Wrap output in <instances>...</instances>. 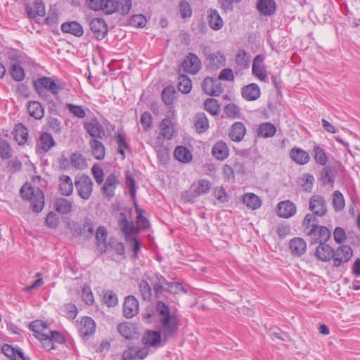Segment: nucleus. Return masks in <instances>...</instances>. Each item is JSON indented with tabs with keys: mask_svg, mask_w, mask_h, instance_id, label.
Listing matches in <instances>:
<instances>
[{
	"mask_svg": "<svg viewBox=\"0 0 360 360\" xmlns=\"http://www.w3.org/2000/svg\"><path fill=\"white\" fill-rule=\"evenodd\" d=\"M156 311L160 316V330H148L144 339L146 344L158 347L166 345L169 339L176 336L179 320L175 315L171 314L169 307L162 301L158 302Z\"/></svg>",
	"mask_w": 360,
	"mask_h": 360,
	"instance_id": "f257e3e1",
	"label": "nucleus"
},
{
	"mask_svg": "<svg viewBox=\"0 0 360 360\" xmlns=\"http://www.w3.org/2000/svg\"><path fill=\"white\" fill-rule=\"evenodd\" d=\"M119 225L123 233L125 239L127 242L130 243L131 248L136 257L138 252L141 249L139 241L136 238V234L138 233V229H136L132 221H129L124 213L120 214Z\"/></svg>",
	"mask_w": 360,
	"mask_h": 360,
	"instance_id": "f03ea898",
	"label": "nucleus"
},
{
	"mask_svg": "<svg viewBox=\"0 0 360 360\" xmlns=\"http://www.w3.org/2000/svg\"><path fill=\"white\" fill-rule=\"evenodd\" d=\"M20 194L24 200L30 201L34 212L39 213L44 207V195L39 188H34L25 184L20 189Z\"/></svg>",
	"mask_w": 360,
	"mask_h": 360,
	"instance_id": "7ed1b4c3",
	"label": "nucleus"
},
{
	"mask_svg": "<svg viewBox=\"0 0 360 360\" xmlns=\"http://www.w3.org/2000/svg\"><path fill=\"white\" fill-rule=\"evenodd\" d=\"M211 189V184L207 179H199L193 182L183 197L188 202H194L195 198L207 193Z\"/></svg>",
	"mask_w": 360,
	"mask_h": 360,
	"instance_id": "20e7f679",
	"label": "nucleus"
},
{
	"mask_svg": "<svg viewBox=\"0 0 360 360\" xmlns=\"http://www.w3.org/2000/svg\"><path fill=\"white\" fill-rule=\"evenodd\" d=\"M34 86L37 94L45 98L46 91H49L51 94L56 95L60 91V86L57 84L54 80L50 77H43L39 81L34 82Z\"/></svg>",
	"mask_w": 360,
	"mask_h": 360,
	"instance_id": "39448f33",
	"label": "nucleus"
},
{
	"mask_svg": "<svg viewBox=\"0 0 360 360\" xmlns=\"http://www.w3.org/2000/svg\"><path fill=\"white\" fill-rule=\"evenodd\" d=\"M75 186L81 198L85 200L90 198L93 191V182L88 175L82 174L76 177Z\"/></svg>",
	"mask_w": 360,
	"mask_h": 360,
	"instance_id": "423d86ee",
	"label": "nucleus"
},
{
	"mask_svg": "<svg viewBox=\"0 0 360 360\" xmlns=\"http://www.w3.org/2000/svg\"><path fill=\"white\" fill-rule=\"evenodd\" d=\"M353 255V250L349 245H341L334 250L333 257V266L335 268L347 263Z\"/></svg>",
	"mask_w": 360,
	"mask_h": 360,
	"instance_id": "0eeeda50",
	"label": "nucleus"
},
{
	"mask_svg": "<svg viewBox=\"0 0 360 360\" xmlns=\"http://www.w3.org/2000/svg\"><path fill=\"white\" fill-rule=\"evenodd\" d=\"M309 209L317 217H323L328 212L326 202L321 195H312L309 202Z\"/></svg>",
	"mask_w": 360,
	"mask_h": 360,
	"instance_id": "6e6552de",
	"label": "nucleus"
},
{
	"mask_svg": "<svg viewBox=\"0 0 360 360\" xmlns=\"http://www.w3.org/2000/svg\"><path fill=\"white\" fill-rule=\"evenodd\" d=\"M181 68L187 73L195 75L201 68V61L197 56L190 53L182 61L179 72Z\"/></svg>",
	"mask_w": 360,
	"mask_h": 360,
	"instance_id": "1a4fd4ad",
	"label": "nucleus"
},
{
	"mask_svg": "<svg viewBox=\"0 0 360 360\" xmlns=\"http://www.w3.org/2000/svg\"><path fill=\"white\" fill-rule=\"evenodd\" d=\"M202 88L205 94L213 96H219L223 91L219 79L209 77L202 81Z\"/></svg>",
	"mask_w": 360,
	"mask_h": 360,
	"instance_id": "9d476101",
	"label": "nucleus"
},
{
	"mask_svg": "<svg viewBox=\"0 0 360 360\" xmlns=\"http://www.w3.org/2000/svg\"><path fill=\"white\" fill-rule=\"evenodd\" d=\"M84 128L87 133L94 138L93 139H102L105 136L103 127L99 123L97 119H92L91 121L84 122Z\"/></svg>",
	"mask_w": 360,
	"mask_h": 360,
	"instance_id": "9b49d317",
	"label": "nucleus"
},
{
	"mask_svg": "<svg viewBox=\"0 0 360 360\" xmlns=\"http://www.w3.org/2000/svg\"><path fill=\"white\" fill-rule=\"evenodd\" d=\"M203 53L206 56L205 63L208 68L217 70L225 65L226 58L221 52L217 51L207 54L205 51H203Z\"/></svg>",
	"mask_w": 360,
	"mask_h": 360,
	"instance_id": "f8f14e48",
	"label": "nucleus"
},
{
	"mask_svg": "<svg viewBox=\"0 0 360 360\" xmlns=\"http://www.w3.org/2000/svg\"><path fill=\"white\" fill-rule=\"evenodd\" d=\"M89 27L97 39H103L108 33V27L105 20L98 18L91 20Z\"/></svg>",
	"mask_w": 360,
	"mask_h": 360,
	"instance_id": "ddd939ff",
	"label": "nucleus"
},
{
	"mask_svg": "<svg viewBox=\"0 0 360 360\" xmlns=\"http://www.w3.org/2000/svg\"><path fill=\"white\" fill-rule=\"evenodd\" d=\"M119 184L117 176L112 173L105 179V181L101 188L103 194L108 198H111L115 195V190Z\"/></svg>",
	"mask_w": 360,
	"mask_h": 360,
	"instance_id": "4468645a",
	"label": "nucleus"
},
{
	"mask_svg": "<svg viewBox=\"0 0 360 360\" xmlns=\"http://www.w3.org/2000/svg\"><path fill=\"white\" fill-rule=\"evenodd\" d=\"M296 205L290 200H284L277 205V214L282 218H290L295 214Z\"/></svg>",
	"mask_w": 360,
	"mask_h": 360,
	"instance_id": "2eb2a0df",
	"label": "nucleus"
},
{
	"mask_svg": "<svg viewBox=\"0 0 360 360\" xmlns=\"http://www.w3.org/2000/svg\"><path fill=\"white\" fill-rule=\"evenodd\" d=\"M148 354V350L146 347H129L123 352L122 360H134L136 358L143 359Z\"/></svg>",
	"mask_w": 360,
	"mask_h": 360,
	"instance_id": "dca6fc26",
	"label": "nucleus"
},
{
	"mask_svg": "<svg viewBox=\"0 0 360 360\" xmlns=\"http://www.w3.org/2000/svg\"><path fill=\"white\" fill-rule=\"evenodd\" d=\"M139 311V302L135 297L129 295L125 298L123 305V312L125 317H134Z\"/></svg>",
	"mask_w": 360,
	"mask_h": 360,
	"instance_id": "f3484780",
	"label": "nucleus"
},
{
	"mask_svg": "<svg viewBox=\"0 0 360 360\" xmlns=\"http://www.w3.org/2000/svg\"><path fill=\"white\" fill-rule=\"evenodd\" d=\"M25 11L30 18L34 19L37 16L45 15V6L42 0H34L32 5L27 4Z\"/></svg>",
	"mask_w": 360,
	"mask_h": 360,
	"instance_id": "a211bd4d",
	"label": "nucleus"
},
{
	"mask_svg": "<svg viewBox=\"0 0 360 360\" xmlns=\"http://www.w3.org/2000/svg\"><path fill=\"white\" fill-rule=\"evenodd\" d=\"M264 60V57L262 55H257L252 63V73L261 81H265L266 78Z\"/></svg>",
	"mask_w": 360,
	"mask_h": 360,
	"instance_id": "6ab92c4d",
	"label": "nucleus"
},
{
	"mask_svg": "<svg viewBox=\"0 0 360 360\" xmlns=\"http://www.w3.org/2000/svg\"><path fill=\"white\" fill-rule=\"evenodd\" d=\"M245 133V124L241 122H236L231 125L229 136L232 141L239 142L243 139Z\"/></svg>",
	"mask_w": 360,
	"mask_h": 360,
	"instance_id": "aec40b11",
	"label": "nucleus"
},
{
	"mask_svg": "<svg viewBox=\"0 0 360 360\" xmlns=\"http://www.w3.org/2000/svg\"><path fill=\"white\" fill-rule=\"evenodd\" d=\"M58 188L61 195L70 196L73 193L74 184L72 179L65 174L60 176L58 179Z\"/></svg>",
	"mask_w": 360,
	"mask_h": 360,
	"instance_id": "412c9836",
	"label": "nucleus"
},
{
	"mask_svg": "<svg viewBox=\"0 0 360 360\" xmlns=\"http://www.w3.org/2000/svg\"><path fill=\"white\" fill-rule=\"evenodd\" d=\"M147 278L151 282L157 297L162 292V290H166V288L169 282L167 281L162 276L158 274H153L151 276H148Z\"/></svg>",
	"mask_w": 360,
	"mask_h": 360,
	"instance_id": "4be33fe9",
	"label": "nucleus"
},
{
	"mask_svg": "<svg viewBox=\"0 0 360 360\" xmlns=\"http://www.w3.org/2000/svg\"><path fill=\"white\" fill-rule=\"evenodd\" d=\"M96 324L94 321L89 317H83L80 321L79 333L82 337H88L94 333Z\"/></svg>",
	"mask_w": 360,
	"mask_h": 360,
	"instance_id": "5701e85b",
	"label": "nucleus"
},
{
	"mask_svg": "<svg viewBox=\"0 0 360 360\" xmlns=\"http://www.w3.org/2000/svg\"><path fill=\"white\" fill-rule=\"evenodd\" d=\"M333 249L329 245L326 243H319L316 248L315 255L319 260L329 262L333 257Z\"/></svg>",
	"mask_w": 360,
	"mask_h": 360,
	"instance_id": "b1692460",
	"label": "nucleus"
},
{
	"mask_svg": "<svg viewBox=\"0 0 360 360\" xmlns=\"http://www.w3.org/2000/svg\"><path fill=\"white\" fill-rule=\"evenodd\" d=\"M302 225L305 226L306 229L309 227H311V229L307 232V235L310 238H313L314 236H316L317 235V227H319V220L317 219V216H316L314 213L310 214L308 213L305 215L304 220L302 221Z\"/></svg>",
	"mask_w": 360,
	"mask_h": 360,
	"instance_id": "393cba45",
	"label": "nucleus"
},
{
	"mask_svg": "<svg viewBox=\"0 0 360 360\" xmlns=\"http://www.w3.org/2000/svg\"><path fill=\"white\" fill-rule=\"evenodd\" d=\"M289 248L294 256L300 257L306 252L307 243L304 240L301 238H294L290 240Z\"/></svg>",
	"mask_w": 360,
	"mask_h": 360,
	"instance_id": "a878e982",
	"label": "nucleus"
},
{
	"mask_svg": "<svg viewBox=\"0 0 360 360\" xmlns=\"http://www.w3.org/2000/svg\"><path fill=\"white\" fill-rule=\"evenodd\" d=\"M117 330L119 333L127 340H132L137 335L136 326L129 322L119 324Z\"/></svg>",
	"mask_w": 360,
	"mask_h": 360,
	"instance_id": "bb28decb",
	"label": "nucleus"
},
{
	"mask_svg": "<svg viewBox=\"0 0 360 360\" xmlns=\"http://www.w3.org/2000/svg\"><path fill=\"white\" fill-rule=\"evenodd\" d=\"M290 157L294 162L300 165H306L310 160L307 152L297 148H293L290 150Z\"/></svg>",
	"mask_w": 360,
	"mask_h": 360,
	"instance_id": "cd10ccee",
	"label": "nucleus"
},
{
	"mask_svg": "<svg viewBox=\"0 0 360 360\" xmlns=\"http://www.w3.org/2000/svg\"><path fill=\"white\" fill-rule=\"evenodd\" d=\"M276 2L274 0H259L257 8L264 15H271L276 11Z\"/></svg>",
	"mask_w": 360,
	"mask_h": 360,
	"instance_id": "c85d7f7f",
	"label": "nucleus"
},
{
	"mask_svg": "<svg viewBox=\"0 0 360 360\" xmlns=\"http://www.w3.org/2000/svg\"><path fill=\"white\" fill-rule=\"evenodd\" d=\"M242 96L247 101H255L260 96V89L256 84H250L242 89Z\"/></svg>",
	"mask_w": 360,
	"mask_h": 360,
	"instance_id": "c756f323",
	"label": "nucleus"
},
{
	"mask_svg": "<svg viewBox=\"0 0 360 360\" xmlns=\"http://www.w3.org/2000/svg\"><path fill=\"white\" fill-rule=\"evenodd\" d=\"M212 153L219 160H225L229 155V148L224 141H218L213 146Z\"/></svg>",
	"mask_w": 360,
	"mask_h": 360,
	"instance_id": "7c9ffc66",
	"label": "nucleus"
},
{
	"mask_svg": "<svg viewBox=\"0 0 360 360\" xmlns=\"http://www.w3.org/2000/svg\"><path fill=\"white\" fill-rule=\"evenodd\" d=\"M108 232L104 226H99L96 232V239L97 246L101 254L105 253L107 251V245L105 243Z\"/></svg>",
	"mask_w": 360,
	"mask_h": 360,
	"instance_id": "2f4dec72",
	"label": "nucleus"
},
{
	"mask_svg": "<svg viewBox=\"0 0 360 360\" xmlns=\"http://www.w3.org/2000/svg\"><path fill=\"white\" fill-rule=\"evenodd\" d=\"M160 136L169 140L172 138L174 132L173 123L167 118L163 119L160 124Z\"/></svg>",
	"mask_w": 360,
	"mask_h": 360,
	"instance_id": "473e14b6",
	"label": "nucleus"
},
{
	"mask_svg": "<svg viewBox=\"0 0 360 360\" xmlns=\"http://www.w3.org/2000/svg\"><path fill=\"white\" fill-rule=\"evenodd\" d=\"M61 30L65 33H70L76 37H80L83 34L82 27L76 21L64 22L61 25Z\"/></svg>",
	"mask_w": 360,
	"mask_h": 360,
	"instance_id": "72a5a7b5",
	"label": "nucleus"
},
{
	"mask_svg": "<svg viewBox=\"0 0 360 360\" xmlns=\"http://www.w3.org/2000/svg\"><path fill=\"white\" fill-rule=\"evenodd\" d=\"M2 352L11 360H25L23 352L10 345L5 344L2 347Z\"/></svg>",
	"mask_w": 360,
	"mask_h": 360,
	"instance_id": "f704fd0d",
	"label": "nucleus"
},
{
	"mask_svg": "<svg viewBox=\"0 0 360 360\" xmlns=\"http://www.w3.org/2000/svg\"><path fill=\"white\" fill-rule=\"evenodd\" d=\"M55 143L53 136L49 133L44 132L39 136L37 146L44 152H48L55 146Z\"/></svg>",
	"mask_w": 360,
	"mask_h": 360,
	"instance_id": "c9c22d12",
	"label": "nucleus"
},
{
	"mask_svg": "<svg viewBox=\"0 0 360 360\" xmlns=\"http://www.w3.org/2000/svg\"><path fill=\"white\" fill-rule=\"evenodd\" d=\"M207 13L208 21L211 28L214 30H220L223 27L224 22L217 11L215 9H210Z\"/></svg>",
	"mask_w": 360,
	"mask_h": 360,
	"instance_id": "e433bc0d",
	"label": "nucleus"
},
{
	"mask_svg": "<svg viewBox=\"0 0 360 360\" xmlns=\"http://www.w3.org/2000/svg\"><path fill=\"white\" fill-rule=\"evenodd\" d=\"M330 231L326 226H319L317 227V235L311 238V244L326 243L330 238Z\"/></svg>",
	"mask_w": 360,
	"mask_h": 360,
	"instance_id": "4c0bfd02",
	"label": "nucleus"
},
{
	"mask_svg": "<svg viewBox=\"0 0 360 360\" xmlns=\"http://www.w3.org/2000/svg\"><path fill=\"white\" fill-rule=\"evenodd\" d=\"M27 110L30 115L36 120H41L44 115V108L38 101L29 102Z\"/></svg>",
	"mask_w": 360,
	"mask_h": 360,
	"instance_id": "58836bf2",
	"label": "nucleus"
},
{
	"mask_svg": "<svg viewBox=\"0 0 360 360\" xmlns=\"http://www.w3.org/2000/svg\"><path fill=\"white\" fill-rule=\"evenodd\" d=\"M54 205L56 211L62 214L70 213L72 210V204L68 200L58 198L55 200Z\"/></svg>",
	"mask_w": 360,
	"mask_h": 360,
	"instance_id": "ea45409f",
	"label": "nucleus"
},
{
	"mask_svg": "<svg viewBox=\"0 0 360 360\" xmlns=\"http://www.w3.org/2000/svg\"><path fill=\"white\" fill-rule=\"evenodd\" d=\"M29 328L35 333V336H42L49 331V324L41 320H35L30 323Z\"/></svg>",
	"mask_w": 360,
	"mask_h": 360,
	"instance_id": "a19ab883",
	"label": "nucleus"
},
{
	"mask_svg": "<svg viewBox=\"0 0 360 360\" xmlns=\"http://www.w3.org/2000/svg\"><path fill=\"white\" fill-rule=\"evenodd\" d=\"M276 127L270 122L261 124L257 129V135L262 138L272 137L276 134Z\"/></svg>",
	"mask_w": 360,
	"mask_h": 360,
	"instance_id": "79ce46f5",
	"label": "nucleus"
},
{
	"mask_svg": "<svg viewBox=\"0 0 360 360\" xmlns=\"http://www.w3.org/2000/svg\"><path fill=\"white\" fill-rule=\"evenodd\" d=\"M92 154L97 160H103L105 158V147L103 144L97 139H91L89 141Z\"/></svg>",
	"mask_w": 360,
	"mask_h": 360,
	"instance_id": "37998d69",
	"label": "nucleus"
},
{
	"mask_svg": "<svg viewBox=\"0 0 360 360\" xmlns=\"http://www.w3.org/2000/svg\"><path fill=\"white\" fill-rule=\"evenodd\" d=\"M243 201L248 208L253 210L260 207L262 205L260 198L252 193L245 194Z\"/></svg>",
	"mask_w": 360,
	"mask_h": 360,
	"instance_id": "c03bdc74",
	"label": "nucleus"
},
{
	"mask_svg": "<svg viewBox=\"0 0 360 360\" xmlns=\"http://www.w3.org/2000/svg\"><path fill=\"white\" fill-rule=\"evenodd\" d=\"M174 158L181 162H188L192 159L191 152L184 146H178L174 152Z\"/></svg>",
	"mask_w": 360,
	"mask_h": 360,
	"instance_id": "a18cd8bd",
	"label": "nucleus"
},
{
	"mask_svg": "<svg viewBox=\"0 0 360 360\" xmlns=\"http://www.w3.org/2000/svg\"><path fill=\"white\" fill-rule=\"evenodd\" d=\"M117 4V0H102L98 11H102L108 15L112 14L118 11Z\"/></svg>",
	"mask_w": 360,
	"mask_h": 360,
	"instance_id": "49530a36",
	"label": "nucleus"
},
{
	"mask_svg": "<svg viewBox=\"0 0 360 360\" xmlns=\"http://www.w3.org/2000/svg\"><path fill=\"white\" fill-rule=\"evenodd\" d=\"M94 233V228L92 221L89 218L84 219L82 227L79 229V234L86 238H91Z\"/></svg>",
	"mask_w": 360,
	"mask_h": 360,
	"instance_id": "de8ad7c7",
	"label": "nucleus"
},
{
	"mask_svg": "<svg viewBox=\"0 0 360 360\" xmlns=\"http://www.w3.org/2000/svg\"><path fill=\"white\" fill-rule=\"evenodd\" d=\"M195 126L198 133L205 131L209 127L208 120L205 113H198L195 116Z\"/></svg>",
	"mask_w": 360,
	"mask_h": 360,
	"instance_id": "09e8293b",
	"label": "nucleus"
},
{
	"mask_svg": "<svg viewBox=\"0 0 360 360\" xmlns=\"http://www.w3.org/2000/svg\"><path fill=\"white\" fill-rule=\"evenodd\" d=\"M313 155L316 163L321 165H326L328 162V157L325 150L319 145H315L313 148Z\"/></svg>",
	"mask_w": 360,
	"mask_h": 360,
	"instance_id": "8fccbe9b",
	"label": "nucleus"
},
{
	"mask_svg": "<svg viewBox=\"0 0 360 360\" xmlns=\"http://www.w3.org/2000/svg\"><path fill=\"white\" fill-rule=\"evenodd\" d=\"M15 139L19 145H23L28 139V130L22 124H19L15 128Z\"/></svg>",
	"mask_w": 360,
	"mask_h": 360,
	"instance_id": "3c124183",
	"label": "nucleus"
},
{
	"mask_svg": "<svg viewBox=\"0 0 360 360\" xmlns=\"http://www.w3.org/2000/svg\"><path fill=\"white\" fill-rule=\"evenodd\" d=\"M134 205L136 207V212L137 214V227L136 228L138 229V231H139V229H146L148 228L150 226V223L149 221L145 217H143V210L138 207L136 202H134Z\"/></svg>",
	"mask_w": 360,
	"mask_h": 360,
	"instance_id": "603ef678",
	"label": "nucleus"
},
{
	"mask_svg": "<svg viewBox=\"0 0 360 360\" xmlns=\"http://www.w3.org/2000/svg\"><path fill=\"white\" fill-rule=\"evenodd\" d=\"M179 90L184 93L188 94L192 89V82L191 79L185 75H180L179 77Z\"/></svg>",
	"mask_w": 360,
	"mask_h": 360,
	"instance_id": "864d4df0",
	"label": "nucleus"
},
{
	"mask_svg": "<svg viewBox=\"0 0 360 360\" xmlns=\"http://www.w3.org/2000/svg\"><path fill=\"white\" fill-rule=\"evenodd\" d=\"M204 105L205 110L212 115H218L220 112V105L214 98H207Z\"/></svg>",
	"mask_w": 360,
	"mask_h": 360,
	"instance_id": "5fc2aeb1",
	"label": "nucleus"
},
{
	"mask_svg": "<svg viewBox=\"0 0 360 360\" xmlns=\"http://www.w3.org/2000/svg\"><path fill=\"white\" fill-rule=\"evenodd\" d=\"M235 61L240 68H247L250 64V57L246 51L239 50L236 55Z\"/></svg>",
	"mask_w": 360,
	"mask_h": 360,
	"instance_id": "6e6d98bb",
	"label": "nucleus"
},
{
	"mask_svg": "<svg viewBox=\"0 0 360 360\" xmlns=\"http://www.w3.org/2000/svg\"><path fill=\"white\" fill-rule=\"evenodd\" d=\"M155 151L158 159L162 163L166 164L169 160V150L163 145H159L155 147Z\"/></svg>",
	"mask_w": 360,
	"mask_h": 360,
	"instance_id": "4d7b16f0",
	"label": "nucleus"
},
{
	"mask_svg": "<svg viewBox=\"0 0 360 360\" xmlns=\"http://www.w3.org/2000/svg\"><path fill=\"white\" fill-rule=\"evenodd\" d=\"M70 164L77 169H84L86 167L85 158L79 153H73L71 155Z\"/></svg>",
	"mask_w": 360,
	"mask_h": 360,
	"instance_id": "13d9d810",
	"label": "nucleus"
},
{
	"mask_svg": "<svg viewBox=\"0 0 360 360\" xmlns=\"http://www.w3.org/2000/svg\"><path fill=\"white\" fill-rule=\"evenodd\" d=\"M139 291L144 300H150L152 297L151 287L146 280H142L139 283Z\"/></svg>",
	"mask_w": 360,
	"mask_h": 360,
	"instance_id": "bf43d9fd",
	"label": "nucleus"
},
{
	"mask_svg": "<svg viewBox=\"0 0 360 360\" xmlns=\"http://www.w3.org/2000/svg\"><path fill=\"white\" fill-rule=\"evenodd\" d=\"M333 205L335 211H340L345 207V198L338 191H335L333 194Z\"/></svg>",
	"mask_w": 360,
	"mask_h": 360,
	"instance_id": "052dcab7",
	"label": "nucleus"
},
{
	"mask_svg": "<svg viewBox=\"0 0 360 360\" xmlns=\"http://www.w3.org/2000/svg\"><path fill=\"white\" fill-rule=\"evenodd\" d=\"M10 74L13 79L18 82L23 80L25 75L24 70L20 65L16 63L11 66Z\"/></svg>",
	"mask_w": 360,
	"mask_h": 360,
	"instance_id": "680f3d73",
	"label": "nucleus"
},
{
	"mask_svg": "<svg viewBox=\"0 0 360 360\" xmlns=\"http://www.w3.org/2000/svg\"><path fill=\"white\" fill-rule=\"evenodd\" d=\"M224 112L229 118L235 119L239 117L240 110L233 103H229L224 107Z\"/></svg>",
	"mask_w": 360,
	"mask_h": 360,
	"instance_id": "e2e57ef3",
	"label": "nucleus"
},
{
	"mask_svg": "<svg viewBox=\"0 0 360 360\" xmlns=\"http://www.w3.org/2000/svg\"><path fill=\"white\" fill-rule=\"evenodd\" d=\"M174 90L172 86L165 88L162 92V100L167 105H170L173 103Z\"/></svg>",
	"mask_w": 360,
	"mask_h": 360,
	"instance_id": "0e129e2a",
	"label": "nucleus"
},
{
	"mask_svg": "<svg viewBox=\"0 0 360 360\" xmlns=\"http://www.w3.org/2000/svg\"><path fill=\"white\" fill-rule=\"evenodd\" d=\"M67 108L72 114L79 118H84L86 115L85 110L81 105L68 103Z\"/></svg>",
	"mask_w": 360,
	"mask_h": 360,
	"instance_id": "69168bd1",
	"label": "nucleus"
},
{
	"mask_svg": "<svg viewBox=\"0 0 360 360\" xmlns=\"http://www.w3.org/2000/svg\"><path fill=\"white\" fill-rule=\"evenodd\" d=\"M0 156L6 160L12 156L11 146L5 140H0Z\"/></svg>",
	"mask_w": 360,
	"mask_h": 360,
	"instance_id": "338daca9",
	"label": "nucleus"
},
{
	"mask_svg": "<svg viewBox=\"0 0 360 360\" xmlns=\"http://www.w3.org/2000/svg\"><path fill=\"white\" fill-rule=\"evenodd\" d=\"M314 182V178L312 175L307 174L302 179L301 186L304 191L311 192Z\"/></svg>",
	"mask_w": 360,
	"mask_h": 360,
	"instance_id": "774afa93",
	"label": "nucleus"
}]
</instances>
